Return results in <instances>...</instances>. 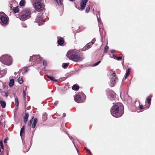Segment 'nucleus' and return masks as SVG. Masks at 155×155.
I'll return each mask as SVG.
<instances>
[{"mask_svg": "<svg viewBox=\"0 0 155 155\" xmlns=\"http://www.w3.org/2000/svg\"><path fill=\"white\" fill-rule=\"evenodd\" d=\"M69 1H74V0H69Z\"/></svg>", "mask_w": 155, "mask_h": 155, "instance_id": "58", "label": "nucleus"}, {"mask_svg": "<svg viewBox=\"0 0 155 155\" xmlns=\"http://www.w3.org/2000/svg\"><path fill=\"white\" fill-rule=\"evenodd\" d=\"M23 97L24 99L25 98V96H26V92L25 90H24L23 91Z\"/></svg>", "mask_w": 155, "mask_h": 155, "instance_id": "40", "label": "nucleus"}, {"mask_svg": "<svg viewBox=\"0 0 155 155\" xmlns=\"http://www.w3.org/2000/svg\"><path fill=\"white\" fill-rule=\"evenodd\" d=\"M58 102H59L58 101H55V102H54V104L56 106L58 104Z\"/></svg>", "mask_w": 155, "mask_h": 155, "instance_id": "44", "label": "nucleus"}, {"mask_svg": "<svg viewBox=\"0 0 155 155\" xmlns=\"http://www.w3.org/2000/svg\"><path fill=\"white\" fill-rule=\"evenodd\" d=\"M115 51L114 50H112L111 51V52L112 53H113L115 52Z\"/></svg>", "mask_w": 155, "mask_h": 155, "instance_id": "49", "label": "nucleus"}, {"mask_svg": "<svg viewBox=\"0 0 155 155\" xmlns=\"http://www.w3.org/2000/svg\"><path fill=\"white\" fill-rule=\"evenodd\" d=\"M99 27L100 28V25H99Z\"/></svg>", "mask_w": 155, "mask_h": 155, "instance_id": "59", "label": "nucleus"}, {"mask_svg": "<svg viewBox=\"0 0 155 155\" xmlns=\"http://www.w3.org/2000/svg\"><path fill=\"white\" fill-rule=\"evenodd\" d=\"M4 13L3 12H0V23L2 25H6L8 22L7 18L4 16Z\"/></svg>", "mask_w": 155, "mask_h": 155, "instance_id": "5", "label": "nucleus"}, {"mask_svg": "<svg viewBox=\"0 0 155 155\" xmlns=\"http://www.w3.org/2000/svg\"><path fill=\"white\" fill-rule=\"evenodd\" d=\"M113 58H114V59H115V58H117V57H116V56L115 55H114V54H113Z\"/></svg>", "mask_w": 155, "mask_h": 155, "instance_id": "48", "label": "nucleus"}, {"mask_svg": "<svg viewBox=\"0 0 155 155\" xmlns=\"http://www.w3.org/2000/svg\"><path fill=\"white\" fill-rule=\"evenodd\" d=\"M110 78V80L109 83L111 87H112L116 83L117 77L114 73H113Z\"/></svg>", "mask_w": 155, "mask_h": 155, "instance_id": "6", "label": "nucleus"}, {"mask_svg": "<svg viewBox=\"0 0 155 155\" xmlns=\"http://www.w3.org/2000/svg\"><path fill=\"white\" fill-rule=\"evenodd\" d=\"M100 62H101V61H98L97 62V63L93 64V66H97L100 63Z\"/></svg>", "mask_w": 155, "mask_h": 155, "instance_id": "35", "label": "nucleus"}, {"mask_svg": "<svg viewBox=\"0 0 155 155\" xmlns=\"http://www.w3.org/2000/svg\"><path fill=\"white\" fill-rule=\"evenodd\" d=\"M21 25L24 28H26L27 26L26 25L24 22L21 23Z\"/></svg>", "mask_w": 155, "mask_h": 155, "instance_id": "39", "label": "nucleus"}, {"mask_svg": "<svg viewBox=\"0 0 155 155\" xmlns=\"http://www.w3.org/2000/svg\"><path fill=\"white\" fill-rule=\"evenodd\" d=\"M9 94V92H7L5 93V96L6 97H8V96Z\"/></svg>", "mask_w": 155, "mask_h": 155, "instance_id": "41", "label": "nucleus"}, {"mask_svg": "<svg viewBox=\"0 0 155 155\" xmlns=\"http://www.w3.org/2000/svg\"><path fill=\"white\" fill-rule=\"evenodd\" d=\"M122 57L120 56V57H117L116 59L118 60H121L122 59Z\"/></svg>", "mask_w": 155, "mask_h": 155, "instance_id": "43", "label": "nucleus"}, {"mask_svg": "<svg viewBox=\"0 0 155 155\" xmlns=\"http://www.w3.org/2000/svg\"><path fill=\"white\" fill-rule=\"evenodd\" d=\"M29 18L28 17V16L27 15H26V14H24L21 15L20 18L21 20L24 21L26 20Z\"/></svg>", "mask_w": 155, "mask_h": 155, "instance_id": "15", "label": "nucleus"}, {"mask_svg": "<svg viewBox=\"0 0 155 155\" xmlns=\"http://www.w3.org/2000/svg\"><path fill=\"white\" fill-rule=\"evenodd\" d=\"M35 22L38 23V25L40 26L43 24V23L44 22V21L41 15H39L36 18Z\"/></svg>", "mask_w": 155, "mask_h": 155, "instance_id": "7", "label": "nucleus"}, {"mask_svg": "<svg viewBox=\"0 0 155 155\" xmlns=\"http://www.w3.org/2000/svg\"><path fill=\"white\" fill-rule=\"evenodd\" d=\"M42 58L40 57L39 55H35L31 57H30V61H33L36 63H38L39 61L42 60Z\"/></svg>", "mask_w": 155, "mask_h": 155, "instance_id": "4", "label": "nucleus"}, {"mask_svg": "<svg viewBox=\"0 0 155 155\" xmlns=\"http://www.w3.org/2000/svg\"><path fill=\"white\" fill-rule=\"evenodd\" d=\"M28 116L29 114L28 113H25V116L24 118V122L25 124H26L27 122Z\"/></svg>", "mask_w": 155, "mask_h": 155, "instance_id": "16", "label": "nucleus"}, {"mask_svg": "<svg viewBox=\"0 0 155 155\" xmlns=\"http://www.w3.org/2000/svg\"><path fill=\"white\" fill-rule=\"evenodd\" d=\"M37 121L38 120L36 118H35L34 119L32 125V127L33 128H34L35 127L36 125V124L37 122Z\"/></svg>", "mask_w": 155, "mask_h": 155, "instance_id": "18", "label": "nucleus"}, {"mask_svg": "<svg viewBox=\"0 0 155 155\" xmlns=\"http://www.w3.org/2000/svg\"><path fill=\"white\" fill-rule=\"evenodd\" d=\"M34 117L33 116L32 117V118L28 122V125L30 127L31 126L32 122L33 120L34 119Z\"/></svg>", "mask_w": 155, "mask_h": 155, "instance_id": "29", "label": "nucleus"}, {"mask_svg": "<svg viewBox=\"0 0 155 155\" xmlns=\"http://www.w3.org/2000/svg\"><path fill=\"white\" fill-rule=\"evenodd\" d=\"M147 100L148 104L149 105V107H148L147 108H147H149V107L150 106V105L151 104V99L150 97L148 96V97H147ZM146 109H147V108H146Z\"/></svg>", "mask_w": 155, "mask_h": 155, "instance_id": "23", "label": "nucleus"}, {"mask_svg": "<svg viewBox=\"0 0 155 155\" xmlns=\"http://www.w3.org/2000/svg\"><path fill=\"white\" fill-rule=\"evenodd\" d=\"M58 40L57 41L58 44L60 45H62L64 43V41L63 38L61 37L58 38Z\"/></svg>", "mask_w": 155, "mask_h": 155, "instance_id": "13", "label": "nucleus"}, {"mask_svg": "<svg viewBox=\"0 0 155 155\" xmlns=\"http://www.w3.org/2000/svg\"><path fill=\"white\" fill-rule=\"evenodd\" d=\"M76 7L77 8H78V9H79V10H80V8H79V6L77 5V6H76Z\"/></svg>", "mask_w": 155, "mask_h": 155, "instance_id": "51", "label": "nucleus"}, {"mask_svg": "<svg viewBox=\"0 0 155 155\" xmlns=\"http://www.w3.org/2000/svg\"><path fill=\"white\" fill-rule=\"evenodd\" d=\"M128 97V95H126L125 96H124V98L126 99L127 98V97Z\"/></svg>", "mask_w": 155, "mask_h": 155, "instance_id": "52", "label": "nucleus"}, {"mask_svg": "<svg viewBox=\"0 0 155 155\" xmlns=\"http://www.w3.org/2000/svg\"><path fill=\"white\" fill-rule=\"evenodd\" d=\"M90 8L89 7H87L85 10V12L88 13L90 10Z\"/></svg>", "mask_w": 155, "mask_h": 155, "instance_id": "36", "label": "nucleus"}, {"mask_svg": "<svg viewBox=\"0 0 155 155\" xmlns=\"http://www.w3.org/2000/svg\"><path fill=\"white\" fill-rule=\"evenodd\" d=\"M73 143H74V146H75V147L76 148V149H77V151L78 152V148H77L76 147V146H75V144H74V142H73Z\"/></svg>", "mask_w": 155, "mask_h": 155, "instance_id": "50", "label": "nucleus"}, {"mask_svg": "<svg viewBox=\"0 0 155 155\" xmlns=\"http://www.w3.org/2000/svg\"><path fill=\"white\" fill-rule=\"evenodd\" d=\"M143 106L142 105H141L140 106L139 108L140 110H141L143 108Z\"/></svg>", "mask_w": 155, "mask_h": 155, "instance_id": "46", "label": "nucleus"}, {"mask_svg": "<svg viewBox=\"0 0 155 155\" xmlns=\"http://www.w3.org/2000/svg\"><path fill=\"white\" fill-rule=\"evenodd\" d=\"M79 86L76 84H74L72 87V89L73 90L76 91L78 90L79 89Z\"/></svg>", "mask_w": 155, "mask_h": 155, "instance_id": "21", "label": "nucleus"}, {"mask_svg": "<svg viewBox=\"0 0 155 155\" xmlns=\"http://www.w3.org/2000/svg\"><path fill=\"white\" fill-rule=\"evenodd\" d=\"M115 92L111 90H108L107 92V95L108 97L113 98L114 97Z\"/></svg>", "mask_w": 155, "mask_h": 155, "instance_id": "8", "label": "nucleus"}, {"mask_svg": "<svg viewBox=\"0 0 155 155\" xmlns=\"http://www.w3.org/2000/svg\"><path fill=\"white\" fill-rule=\"evenodd\" d=\"M69 64V63H64L62 65V67L64 69H66L68 68V66Z\"/></svg>", "mask_w": 155, "mask_h": 155, "instance_id": "24", "label": "nucleus"}, {"mask_svg": "<svg viewBox=\"0 0 155 155\" xmlns=\"http://www.w3.org/2000/svg\"><path fill=\"white\" fill-rule=\"evenodd\" d=\"M97 21L99 23V24H100V25H101L102 23L101 18H98L97 15Z\"/></svg>", "mask_w": 155, "mask_h": 155, "instance_id": "34", "label": "nucleus"}, {"mask_svg": "<svg viewBox=\"0 0 155 155\" xmlns=\"http://www.w3.org/2000/svg\"><path fill=\"white\" fill-rule=\"evenodd\" d=\"M25 132V127L24 126H23L21 129L20 132V135L21 137L22 135V134L24 133Z\"/></svg>", "mask_w": 155, "mask_h": 155, "instance_id": "25", "label": "nucleus"}, {"mask_svg": "<svg viewBox=\"0 0 155 155\" xmlns=\"http://www.w3.org/2000/svg\"><path fill=\"white\" fill-rule=\"evenodd\" d=\"M0 104L2 108H5V107L6 103L5 101L2 100L0 101Z\"/></svg>", "mask_w": 155, "mask_h": 155, "instance_id": "20", "label": "nucleus"}, {"mask_svg": "<svg viewBox=\"0 0 155 155\" xmlns=\"http://www.w3.org/2000/svg\"><path fill=\"white\" fill-rule=\"evenodd\" d=\"M41 5L40 2H38L35 3V8L39 9L41 8Z\"/></svg>", "mask_w": 155, "mask_h": 155, "instance_id": "14", "label": "nucleus"}, {"mask_svg": "<svg viewBox=\"0 0 155 155\" xmlns=\"http://www.w3.org/2000/svg\"><path fill=\"white\" fill-rule=\"evenodd\" d=\"M0 61L4 64L10 66L12 63V58L9 55L5 54L0 57Z\"/></svg>", "mask_w": 155, "mask_h": 155, "instance_id": "3", "label": "nucleus"}, {"mask_svg": "<svg viewBox=\"0 0 155 155\" xmlns=\"http://www.w3.org/2000/svg\"><path fill=\"white\" fill-rule=\"evenodd\" d=\"M47 62L46 61L44 60L43 62V65L45 66H46L47 65Z\"/></svg>", "mask_w": 155, "mask_h": 155, "instance_id": "42", "label": "nucleus"}, {"mask_svg": "<svg viewBox=\"0 0 155 155\" xmlns=\"http://www.w3.org/2000/svg\"><path fill=\"white\" fill-rule=\"evenodd\" d=\"M109 47L107 45L105 46L104 48V53H107V51L109 49Z\"/></svg>", "mask_w": 155, "mask_h": 155, "instance_id": "33", "label": "nucleus"}, {"mask_svg": "<svg viewBox=\"0 0 155 155\" xmlns=\"http://www.w3.org/2000/svg\"><path fill=\"white\" fill-rule=\"evenodd\" d=\"M24 14L27 15L29 18L31 17V10L30 8L26 9L24 11Z\"/></svg>", "mask_w": 155, "mask_h": 155, "instance_id": "10", "label": "nucleus"}, {"mask_svg": "<svg viewBox=\"0 0 155 155\" xmlns=\"http://www.w3.org/2000/svg\"><path fill=\"white\" fill-rule=\"evenodd\" d=\"M13 12L15 13H17V12H18L19 11V10L18 9V6H17V7H15L13 9Z\"/></svg>", "mask_w": 155, "mask_h": 155, "instance_id": "27", "label": "nucleus"}, {"mask_svg": "<svg viewBox=\"0 0 155 155\" xmlns=\"http://www.w3.org/2000/svg\"><path fill=\"white\" fill-rule=\"evenodd\" d=\"M84 149L85 150H87V149H88L86 147H84Z\"/></svg>", "mask_w": 155, "mask_h": 155, "instance_id": "55", "label": "nucleus"}, {"mask_svg": "<svg viewBox=\"0 0 155 155\" xmlns=\"http://www.w3.org/2000/svg\"><path fill=\"white\" fill-rule=\"evenodd\" d=\"M74 50H70L68 51L67 54L68 58L70 60L76 62L81 61L82 58L79 55L75 54Z\"/></svg>", "mask_w": 155, "mask_h": 155, "instance_id": "2", "label": "nucleus"}, {"mask_svg": "<svg viewBox=\"0 0 155 155\" xmlns=\"http://www.w3.org/2000/svg\"><path fill=\"white\" fill-rule=\"evenodd\" d=\"M4 72H5V73H6V71L4 70Z\"/></svg>", "mask_w": 155, "mask_h": 155, "instance_id": "57", "label": "nucleus"}, {"mask_svg": "<svg viewBox=\"0 0 155 155\" xmlns=\"http://www.w3.org/2000/svg\"><path fill=\"white\" fill-rule=\"evenodd\" d=\"M4 94V92H1V94H2V95L3 96H5V94Z\"/></svg>", "mask_w": 155, "mask_h": 155, "instance_id": "53", "label": "nucleus"}, {"mask_svg": "<svg viewBox=\"0 0 155 155\" xmlns=\"http://www.w3.org/2000/svg\"><path fill=\"white\" fill-rule=\"evenodd\" d=\"M117 105L113 106L110 109L111 114L116 118L122 116L124 112V107L122 104L120 105V109Z\"/></svg>", "mask_w": 155, "mask_h": 155, "instance_id": "1", "label": "nucleus"}, {"mask_svg": "<svg viewBox=\"0 0 155 155\" xmlns=\"http://www.w3.org/2000/svg\"><path fill=\"white\" fill-rule=\"evenodd\" d=\"M88 0H82L81 2V7L80 9L81 10H83L85 8L86 4Z\"/></svg>", "mask_w": 155, "mask_h": 155, "instance_id": "9", "label": "nucleus"}, {"mask_svg": "<svg viewBox=\"0 0 155 155\" xmlns=\"http://www.w3.org/2000/svg\"><path fill=\"white\" fill-rule=\"evenodd\" d=\"M8 140V139L7 138H5L4 140V143H6V141L7 140Z\"/></svg>", "mask_w": 155, "mask_h": 155, "instance_id": "47", "label": "nucleus"}, {"mask_svg": "<svg viewBox=\"0 0 155 155\" xmlns=\"http://www.w3.org/2000/svg\"><path fill=\"white\" fill-rule=\"evenodd\" d=\"M65 116H66V114L65 113H64L63 114V117H65Z\"/></svg>", "mask_w": 155, "mask_h": 155, "instance_id": "54", "label": "nucleus"}, {"mask_svg": "<svg viewBox=\"0 0 155 155\" xmlns=\"http://www.w3.org/2000/svg\"><path fill=\"white\" fill-rule=\"evenodd\" d=\"M55 1L57 2L59 5L62 6L63 5L61 3V0H55Z\"/></svg>", "mask_w": 155, "mask_h": 155, "instance_id": "31", "label": "nucleus"}, {"mask_svg": "<svg viewBox=\"0 0 155 155\" xmlns=\"http://www.w3.org/2000/svg\"><path fill=\"white\" fill-rule=\"evenodd\" d=\"M25 4V0H21L20 2L19 5L21 6H24Z\"/></svg>", "mask_w": 155, "mask_h": 155, "instance_id": "26", "label": "nucleus"}, {"mask_svg": "<svg viewBox=\"0 0 155 155\" xmlns=\"http://www.w3.org/2000/svg\"><path fill=\"white\" fill-rule=\"evenodd\" d=\"M47 77L49 78V79H50L51 81H53L54 82H58V80L56 79H55L53 77V76H49L48 75H47Z\"/></svg>", "mask_w": 155, "mask_h": 155, "instance_id": "19", "label": "nucleus"}, {"mask_svg": "<svg viewBox=\"0 0 155 155\" xmlns=\"http://www.w3.org/2000/svg\"><path fill=\"white\" fill-rule=\"evenodd\" d=\"M29 70V69L27 67L24 68L23 70H22V73L23 74H25V73L27 72Z\"/></svg>", "mask_w": 155, "mask_h": 155, "instance_id": "28", "label": "nucleus"}, {"mask_svg": "<svg viewBox=\"0 0 155 155\" xmlns=\"http://www.w3.org/2000/svg\"><path fill=\"white\" fill-rule=\"evenodd\" d=\"M3 155V152H2L1 153V154H0V155Z\"/></svg>", "mask_w": 155, "mask_h": 155, "instance_id": "56", "label": "nucleus"}, {"mask_svg": "<svg viewBox=\"0 0 155 155\" xmlns=\"http://www.w3.org/2000/svg\"><path fill=\"white\" fill-rule=\"evenodd\" d=\"M18 83L20 84H22L23 83V81L21 78L19 77L18 79Z\"/></svg>", "mask_w": 155, "mask_h": 155, "instance_id": "32", "label": "nucleus"}, {"mask_svg": "<svg viewBox=\"0 0 155 155\" xmlns=\"http://www.w3.org/2000/svg\"><path fill=\"white\" fill-rule=\"evenodd\" d=\"M0 145L1 146V148L2 149H3L4 148V146H3V143H2V141H1L0 142Z\"/></svg>", "mask_w": 155, "mask_h": 155, "instance_id": "37", "label": "nucleus"}, {"mask_svg": "<svg viewBox=\"0 0 155 155\" xmlns=\"http://www.w3.org/2000/svg\"><path fill=\"white\" fill-rule=\"evenodd\" d=\"M15 105L16 106L18 107V106L19 104V102H18V98L17 97H15Z\"/></svg>", "mask_w": 155, "mask_h": 155, "instance_id": "30", "label": "nucleus"}, {"mask_svg": "<svg viewBox=\"0 0 155 155\" xmlns=\"http://www.w3.org/2000/svg\"><path fill=\"white\" fill-rule=\"evenodd\" d=\"M74 101L78 103L81 102V99L79 95H76L74 97Z\"/></svg>", "mask_w": 155, "mask_h": 155, "instance_id": "12", "label": "nucleus"}, {"mask_svg": "<svg viewBox=\"0 0 155 155\" xmlns=\"http://www.w3.org/2000/svg\"><path fill=\"white\" fill-rule=\"evenodd\" d=\"M131 69L130 68H129L126 71V73L124 78L125 80L128 76L129 73L131 71Z\"/></svg>", "mask_w": 155, "mask_h": 155, "instance_id": "17", "label": "nucleus"}, {"mask_svg": "<svg viewBox=\"0 0 155 155\" xmlns=\"http://www.w3.org/2000/svg\"><path fill=\"white\" fill-rule=\"evenodd\" d=\"M92 45V44L89 42L87 43L84 48H82L81 51H85L91 48Z\"/></svg>", "mask_w": 155, "mask_h": 155, "instance_id": "11", "label": "nucleus"}, {"mask_svg": "<svg viewBox=\"0 0 155 155\" xmlns=\"http://www.w3.org/2000/svg\"><path fill=\"white\" fill-rule=\"evenodd\" d=\"M95 41H96L95 39V38H94L92 40V41L90 42V43H91V44H92V45H93Z\"/></svg>", "mask_w": 155, "mask_h": 155, "instance_id": "38", "label": "nucleus"}, {"mask_svg": "<svg viewBox=\"0 0 155 155\" xmlns=\"http://www.w3.org/2000/svg\"><path fill=\"white\" fill-rule=\"evenodd\" d=\"M86 151H87V152H88L89 154H92V153H91V151L88 149H87Z\"/></svg>", "mask_w": 155, "mask_h": 155, "instance_id": "45", "label": "nucleus"}, {"mask_svg": "<svg viewBox=\"0 0 155 155\" xmlns=\"http://www.w3.org/2000/svg\"><path fill=\"white\" fill-rule=\"evenodd\" d=\"M14 84V80L13 79H11L10 81L9 86L10 87H12Z\"/></svg>", "mask_w": 155, "mask_h": 155, "instance_id": "22", "label": "nucleus"}]
</instances>
